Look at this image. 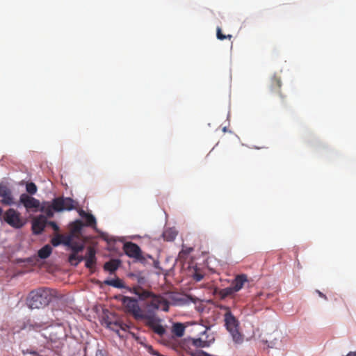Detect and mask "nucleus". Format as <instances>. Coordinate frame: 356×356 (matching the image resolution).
Listing matches in <instances>:
<instances>
[{
	"label": "nucleus",
	"instance_id": "nucleus-1",
	"mask_svg": "<svg viewBox=\"0 0 356 356\" xmlns=\"http://www.w3.org/2000/svg\"><path fill=\"white\" fill-rule=\"evenodd\" d=\"M131 292L138 296L141 300L151 298V300L146 305L147 308L146 312H151L153 314H154L155 311L159 309L164 312H168L169 310L170 301H172L174 305H183L192 300V298L188 296L175 293H168V298L161 295H155L147 290L143 289L140 286L134 287L131 290Z\"/></svg>",
	"mask_w": 356,
	"mask_h": 356
},
{
	"label": "nucleus",
	"instance_id": "nucleus-2",
	"mask_svg": "<svg viewBox=\"0 0 356 356\" xmlns=\"http://www.w3.org/2000/svg\"><path fill=\"white\" fill-rule=\"evenodd\" d=\"M51 290L47 288H39L31 291L27 298L28 307L33 309H40L49 305L51 300Z\"/></svg>",
	"mask_w": 356,
	"mask_h": 356
},
{
	"label": "nucleus",
	"instance_id": "nucleus-3",
	"mask_svg": "<svg viewBox=\"0 0 356 356\" xmlns=\"http://www.w3.org/2000/svg\"><path fill=\"white\" fill-rule=\"evenodd\" d=\"M121 300L126 312L131 314L135 319L144 320L149 314V312L141 309L136 299L123 296Z\"/></svg>",
	"mask_w": 356,
	"mask_h": 356
},
{
	"label": "nucleus",
	"instance_id": "nucleus-4",
	"mask_svg": "<svg viewBox=\"0 0 356 356\" xmlns=\"http://www.w3.org/2000/svg\"><path fill=\"white\" fill-rule=\"evenodd\" d=\"M225 325L227 330L232 336L233 340L236 343H241L243 341V335L238 331V321L232 313L224 314Z\"/></svg>",
	"mask_w": 356,
	"mask_h": 356
},
{
	"label": "nucleus",
	"instance_id": "nucleus-5",
	"mask_svg": "<svg viewBox=\"0 0 356 356\" xmlns=\"http://www.w3.org/2000/svg\"><path fill=\"white\" fill-rule=\"evenodd\" d=\"M3 220L15 229H20L25 224V221L21 216L20 213L12 208L8 209L3 213Z\"/></svg>",
	"mask_w": 356,
	"mask_h": 356
},
{
	"label": "nucleus",
	"instance_id": "nucleus-6",
	"mask_svg": "<svg viewBox=\"0 0 356 356\" xmlns=\"http://www.w3.org/2000/svg\"><path fill=\"white\" fill-rule=\"evenodd\" d=\"M23 205L27 211L36 212L40 207V200L29 195L27 193H22L19 197L17 207Z\"/></svg>",
	"mask_w": 356,
	"mask_h": 356
},
{
	"label": "nucleus",
	"instance_id": "nucleus-7",
	"mask_svg": "<svg viewBox=\"0 0 356 356\" xmlns=\"http://www.w3.org/2000/svg\"><path fill=\"white\" fill-rule=\"evenodd\" d=\"M84 247L83 243L73 241L72 245L69 248L72 251L68 257V261L71 265L76 266L80 262L83 261V256L79 255V253L83 250Z\"/></svg>",
	"mask_w": 356,
	"mask_h": 356
},
{
	"label": "nucleus",
	"instance_id": "nucleus-8",
	"mask_svg": "<svg viewBox=\"0 0 356 356\" xmlns=\"http://www.w3.org/2000/svg\"><path fill=\"white\" fill-rule=\"evenodd\" d=\"M51 206L55 211L72 210L74 208V201L70 197H59L53 199Z\"/></svg>",
	"mask_w": 356,
	"mask_h": 356
},
{
	"label": "nucleus",
	"instance_id": "nucleus-9",
	"mask_svg": "<svg viewBox=\"0 0 356 356\" xmlns=\"http://www.w3.org/2000/svg\"><path fill=\"white\" fill-rule=\"evenodd\" d=\"M123 250L129 257L134 258L140 261L145 260L140 247L136 243L127 242L124 244Z\"/></svg>",
	"mask_w": 356,
	"mask_h": 356
},
{
	"label": "nucleus",
	"instance_id": "nucleus-10",
	"mask_svg": "<svg viewBox=\"0 0 356 356\" xmlns=\"http://www.w3.org/2000/svg\"><path fill=\"white\" fill-rule=\"evenodd\" d=\"M47 334H44L45 338H49L51 342H57L65 337V328L61 325L49 326Z\"/></svg>",
	"mask_w": 356,
	"mask_h": 356
},
{
	"label": "nucleus",
	"instance_id": "nucleus-11",
	"mask_svg": "<svg viewBox=\"0 0 356 356\" xmlns=\"http://www.w3.org/2000/svg\"><path fill=\"white\" fill-rule=\"evenodd\" d=\"M49 327L47 322H40L34 323H28L25 322H20L19 325L13 327L14 332H19L21 330L28 329L29 330H35L40 332L42 330L47 329Z\"/></svg>",
	"mask_w": 356,
	"mask_h": 356
},
{
	"label": "nucleus",
	"instance_id": "nucleus-12",
	"mask_svg": "<svg viewBox=\"0 0 356 356\" xmlns=\"http://www.w3.org/2000/svg\"><path fill=\"white\" fill-rule=\"evenodd\" d=\"M211 342V341L202 340L200 338H188L184 340L182 346L188 353L190 347H192L193 350H197V348L209 347Z\"/></svg>",
	"mask_w": 356,
	"mask_h": 356
},
{
	"label": "nucleus",
	"instance_id": "nucleus-13",
	"mask_svg": "<svg viewBox=\"0 0 356 356\" xmlns=\"http://www.w3.org/2000/svg\"><path fill=\"white\" fill-rule=\"evenodd\" d=\"M146 325L150 327L155 333L159 336H163L165 332V329L163 325L159 323V319L155 314L149 312L147 316L144 319Z\"/></svg>",
	"mask_w": 356,
	"mask_h": 356
},
{
	"label": "nucleus",
	"instance_id": "nucleus-14",
	"mask_svg": "<svg viewBox=\"0 0 356 356\" xmlns=\"http://www.w3.org/2000/svg\"><path fill=\"white\" fill-rule=\"evenodd\" d=\"M0 197L3 204L10 206L14 204L12 191L5 183L0 184Z\"/></svg>",
	"mask_w": 356,
	"mask_h": 356
},
{
	"label": "nucleus",
	"instance_id": "nucleus-15",
	"mask_svg": "<svg viewBox=\"0 0 356 356\" xmlns=\"http://www.w3.org/2000/svg\"><path fill=\"white\" fill-rule=\"evenodd\" d=\"M95 254L96 251L95 248L92 246L88 247L87 252L83 256V261H86L85 266L87 268L92 269L95 266L97 262Z\"/></svg>",
	"mask_w": 356,
	"mask_h": 356
},
{
	"label": "nucleus",
	"instance_id": "nucleus-16",
	"mask_svg": "<svg viewBox=\"0 0 356 356\" xmlns=\"http://www.w3.org/2000/svg\"><path fill=\"white\" fill-rule=\"evenodd\" d=\"M47 223V219L43 216H40L33 219L32 222V231L33 234H40L44 229Z\"/></svg>",
	"mask_w": 356,
	"mask_h": 356
},
{
	"label": "nucleus",
	"instance_id": "nucleus-17",
	"mask_svg": "<svg viewBox=\"0 0 356 356\" xmlns=\"http://www.w3.org/2000/svg\"><path fill=\"white\" fill-rule=\"evenodd\" d=\"M248 281V276L245 274H241L236 276L231 285L234 291L238 292L243 287L244 284Z\"/></svg>",
	"mask_w": 356,
	"mask_h": 356
},
{
	"label": "nucleus",
	"instance_id": "nucleus-18",
	"mask_svg": "<svg viewBox=\"0 0 356 356\" xmlns=\"http://www.w3.org/2000/svg\"><path fill=\"white\" fill-rule=\"evenodd\" d=\"M79 215L85 219L86 226L95 227L96 225V219L92 214L86 213L83 210H81Z\"/></svg>",
	"mask_w": 356,
	"mask_h": 356
},
{
	"label": "nucleus",
	"instance_id": "nucleus-19",
	"mask_svg": "<svg viewBox=\"0 0 356 356\" xmlns=\"http://www.w3.org/2000/svg\"><path fill=\"white\" fill-rule=\"evenodd\" d=\"M163 238L166 241H173L177 236V231L174 227H169L163 232Z\"/></svg>",
	"mask_w": 356,
	"mask_h": 356
},
{
	"label": "nucleus",
	"instance_id": "nucleus-20",
	"mask_svg": "<svg viewBox=\"0 0 356 356\" xmlns=\"http://www.w3.org/2000/svg\"><path fill=\"white\" fill-rule=\"evenodd\" d=\"M120 261L119 259H111L106 262L104 265V268L110 273L115 272L120 266Z\"/></svg>",
	"mask_w": 356,
	"mask_h": 356
},
{
	"label": "nucleus",
	"instance_id": "nucleus-21",
	"mask_svg": "<svg viewBox=\"0 0 356 356\" xmlns=\"http://www.w3.org/2000/svg\"><path fill=\"white\" fill-rule=\"evenodd\" d=\"M281 86H282L281 80L277 76H273L271 79L270 90L273 92H278L280 98L282 99H284V96L280 93Z\"/></svg>",
	"mask_w": 356,
	"mask_h": 356
},
{
	"label": "nucleus",
	"instance_id": "nucleus-22",
	"mask_svg": "<svg viewBox=\"0 0 356 356\" xmlns=\"http://www.w3.org/2000/svg\"><path fill=\"white\" fill-rule=\"evenodd\" d=\"M52 252V248L50 245H45L38 252V255L40 259L48 258Z\"/></svg>",
	"mask_w": 356,
	"mask_h": 356
},
{
	"label": "nucleus",
	"instance_id": "nucleus-23",
	"mask_svg": "<svg viewBox=\"0 0 356 356\" xmlns=\"http://www.w3.org/2000/svg\"><path fill=\"white\" fill-rule=\"evenodd\" d=\"M184 330L185 326L181 323H175L172 328L173 334L178 337H181L184 335Z\"/></svg>",
	"mask_w": 356,
	"mask_h": 356
},
{
	"label": "nucleus",
	"instance_id": "nucleus-24",
	"mask_svg": "<svg viewBox=\"0 0 356 356\" xmlns=\"http://www.w3.org/2000/svg\"><path fill=\"white\" fill-rule=\"evenodd\" d=\"M235 293L236 292L234 291V289L231 285L229 287L220 289L218 292V294L219 295L220 299H225L226 297L233 296Z\"/></svg>",
	"mask_w": 356,
	"mask_h": 356
},
{
	"label": "nucleus",
	"instance_id": "nucleus-25",
	"mask_svg": "<svg viewBox=\"0 0 356 356\" xmlns=\"http://www.w3.org/2000/svg\"><path fill=\"white\" fill-rule=\"evenodd\" d=\"M104 284L118 289H122L124 287L122 280L119 278L105 280Z\"/></svg>",
	"mask_w": 356,
	"mask_h": 356
},
{
	"label": "nucleus",
	"instance_id": "nucleus-26",
	"mask_svg": "<svg viewBox=\"0 0 356 356\" xmlns=\"http://www.w3.org/2000/svg\"><path fill=\"white\" fill-rule=\"evenodd\" d=\"M83 227V224L81 220H76L72 225V234L79 233Z\"/></svg>",
	"mask_w": 356,
	"mask_h": 356
},
{
	"label": "nucleus",
	"instance_id": "nucleus-27",
	"mask_svg": "<svg viewBox=\"0 0 356 356\" xmlns=\"http://www.w3.org/2000/svg\"><path fill=\"white\" fill-rule=\"evenodd\" d=\"M39 210L42 212H44L46 213L47 216L49 218H52L54 216V211L52 208L51 205H48L47 207L45 206H40Z\"/></svg>",
	"mask_w": 356,
	"mask_h": 356
},
{
	"label": "nucleus",
	"instance_id": "nucleus-28",
	"mask_svg": "<svg viewBox=\"0 0 356 356\" xmlns=\"http://www.w3.org/2000/svg\"><path fill=\"white\" fill-rule=\"evenodd\" d=\"M37 186L33 182H29L26 185V192L31 195H33L37 193Z\"/></svg>",
	"mask_w": 356,
	"mask_h": 356
},
{
	"label": "nucleus",
	"instance_id": "nucleus-29",
	"mask_svg": "<svg viewBox=\"0 0 356 356\" xmlns=\"http://www.w3.org/2000/svg\"><path fill=\"white\" fill-rule=\"evenodd\" d=\"M188 354H189L191 356H211L202 350H193L192 347L189 348V350H188Z\"/></svg>",
	"mask_w": 356,
	"mask_h": 356
},
{
	"label": "nucleus",
	"instance_id": "nucleus-30",
	"mask_svg": "<svg viewBox=\"0 0 356 356\" xmlns=\"http://www.w3.org/2000/svg\"><path fill=\"white\" fill-rule=\"evenodd\" d=\"M216 36H217V38L218 40H223L225 39H229V40H231L232 38V35H230V34H228V35H224L222 33V30L220 27H218L217 28V30H216Z\"/></svg>",
	"mask_w": 356,
	"mask_h": 356
},
{
	"label": "nucleus",
	"instance_id": "nucleus-31",
	"mask_svg": "<svg viewBox=\"0 0 356 356\" xmlns=\"http://www.w3.org/2000/svg\"><path fill=\"white\" fill-rule=\"evenodd\" d=\"M72 236H73L72 234L67 235V236L63 235L62 244L70 248L73 242Z\"/></svg>",
	"mask_w": 356,
	"mask_h": 356
},
{
	"label": "nucleus",
	"instance_id": "nucleus-32",
	"mask_svg": "<svg viewBox=\"0 0 356 356\" xmlns=\"http://www.w3.org/2000/svg\"><path fill=\"white\" fill-rule=\"evenodd\" d=\"M62 238H63L62 234H57L55 237H54L51 240V244L55 247L59 245L60 244H62Z\"/></svg>",
	"mask_w": 356,
	"mask_h": 356
},
{
	"label": "nucleus",
	"instance_id": "nucleus-33",
	"mask_svg": "<svg viewBox=\"0 0 356 356\" xmlns=\"http://www.w3.org/2000/svg\"><path fill=\"white\" fill-rule=\"evenodd\" d=\"M114 324H118V321H114V322H108V327L112 330L113 331H114L115 332H116L118 335H120V328L119 327V326L118 325H115Z\"/></svg>",
	"mask_w": 356,
	"mask_h": 356
},
{
	"label": "nucleus",
	"instance_id": "nucleus-34",
	"mask_svg": "<svg viewBox=\"0 0 356 356\" xmlns=\"http://www.w3.org/2000/svg\"><path fill=\"white\" fill-rule=\"evenodd\" d=\"M280 337H275L273 340L270 341V345H268L270 348H278L281 346V341H279Z\"/></svg>",
	"mask_w": 356,
	"mask_h": 356
},
{
	"label": "nucleus",
	"instance_id": "nucleus-35",
	"mask_svg": "<svg viewBox=\"0 0 356 356\" xmlns=\"http://www.w3.org/2000/svg\"><path fill=\"white\" fill-rule=\"evenodd\" d=\"M118 324H114V325L119 326V327L120 328L121 330L127 331L129 328V326L127 324L123 323L121 321H118Z\"/></svg>",
	"mask_w": 356,
	"mask_h": 356
},
{
	"label": "nucleus",
	"instance_id": "nucleus-36",
	"mask_svg": "<svg viewBox=\"0 0 356 356\" xmlns=\"http://www.w3.org/2000/svg\"><path fill=\"white\" fill-rule=\"evenodd\" d=\"M193 278L195 281L200 282L203 279V275L197 272H195L193 275Z\"/></svg>",
	"mask_w": 356,
	"mask_h": 356
},
{
	"label": "nucleus",
	"instance_id": "nucleus-37",
	"mask_svg": "<svg viewBox=\"0 0 356 356\" xmlns=\"http://www.w3.org/2000/svg\"><path fill=\"white\" fill-rule=\"evenodd\" d=\"M218 307L221 310H224L225 312V314L232 313L230 308L227 306L220 305L218 306Z\"/></svg>",
	"mask_w": 356,
	"mask_h": 356
},
{
	"label": "nucleus",
	"instance_id": "nucleus-38",
	"mask_svg": "<svg viewBox=\"0 0 356 356\" xmlns=\"http://www.w3.org/2000/svg\"><path fill=\"white\" fill-rule=\"evenodd\" d=\"M49 225L53 228L54 231L58 232L59 230V227L55 222L50 221L49 222Z\"/></svg>",
	"mask_w": 356,
	"mask_h": 356
},
{
	"label": "nucleus",
	"instance_id": "nucleus-39",
	"mask_svg": "<svg viewBox=\"0 0 356 356\" xmlns=\"http://www.w3.org/2000/svg\"><path fill=\"white\" fill-rule=\"evenodd\" d=\"M95 356H107V354H106V353L105 351H104L103 350L98 349V350L96 351Z\"/></svg>",
	"mask_w": 356,
	"mask_h": 356
},
{
	"label": "nucleus",
	"instance_id": "nucleus-40",
	"mask_svg": "<svg viewBox=\"0 0 356 356\" xmlns=\"http://www.w3.org/2000/svg\"><path fill=\"white\" fill-rule=\"evenodd\" d=\"M26 353L33 355V356H40V355L35 350H26Z\"/></svg>",
	"mask_w": 356,
	"mask_h": 356
},
{
	"label": "nucleus",
	"instance_id": "nucleus-41",
	"mask_svg": "<svg viewBox=\"0 0 356 356\" xmlns=\"http://www.w3.org/2000/svg\"><path fill=\"white\" fill-rule=\"evenodd\" d=\"M316 292L318 293V295L321 297V298H323V299L325 300H327V298L325 294L323 293L322 292H321L320 291L318 290H316Z\"/></svg>",
	"mask_w": 356,
	"mask_h": 356
},
{
	"label": "nucleus",
	"instance_id": "nucleus-42",
	"mask_svg": "<svg viewBox=\"0 0 356 356\" xmlns=\"http://www.w3.org/2000/svg\"><path fill=\"white\" fill-rule=\"evenodd\" d=\"M346 356H356V351L350 352Z\"/></svg>",
	"mask_w": 356,
	"mask_h": 356
},
{
	"label": "nucleus",
	"instance_id": "nucleus-43",
	"mask_svg": "<svg viewBox=\"0 0 356 356\" xmlns=\"http://www.w3.org/2000/svg\"><path fill=\"white\" fill-rule=\"evenodd\" d=\"M3 209L0 207V219H3Z\"/></svg>",
	"mask_w": 356,
	"mask_h": 356
}]
</instances>
